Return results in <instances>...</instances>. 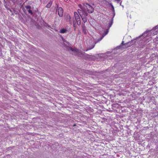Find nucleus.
Returning a JSON list of instances; mask_svg holds the SVG:
<instances>
[{
    "label": "nucleus",
    "instance_id": "1",
    "mask_svg": "<svg viewBox=\"0 0 158 158\" xmlns=\"http://www.w3.org/2000/svg\"><path fill=\"white\" fill-rule=\"evenodd\" d=\"M133 40H131V41L130 42H127L126 43L124 44V41H123L121 44L120 45L117 46L116 48V49H123L125 48H128L134 44V43L133 42Z\"/></svg>",
    "mask_w": 158,
    "mask_h": 158
},
{
    "label": "nucleus",
    "instance_id": "2",
    "mask_svg": "<svg viewBox=\"0 0 158 158\" xmlns=\"http://www.w3.org/2000/svg\"><path fill=\"white\" fill-rule=\"evenodd\" d=\"M84 7L89 13H92L94 11V8L87 3L85 2L82 3Z\"/></svg>",
    "mask_w": 158,
    "mask_h": 158
},
{
    "label": "nucleus",
    "instance_id": "3",
    "mask_svg": "<svg viewBox=\"0 0 158 158\" xmlns=\"http://www.w3.org/2000/svg\"><path fill=\"white\" fill-rule=\"evenodd\" d=\"M64 44L65 47L68 48V50L69 51L71 50L73 52H76L77 53L78 52H79V50L76 48H75L74 49H73L72 48H71L70 46V44L69 43H68L66 41H64Z\"/></svg>",
    "mask_w": 158,
    "mask_h": 158
},
{
    "label": "nucleus",
    "instance_id": "4",
    "mask_svg": "<svg viewBox=\"0 0 158 158\" xmlns=\"http://www.w3.org/2000/svg\"><path fill=\"white\" fill-rule=\"evenodd\" d=\"M103 37L104 36H102L100 38L98 39L97 41H96L95 42L94 44V43H92L91 46H90L89 45H88L87 47V49L86 50V51H87L89 50H91L95 46V44H96L98 42L101 41L103 39Z\"/></svg>",
    "mask_w": 158,
    "mask_h": 158
},
{
    "label": "nucleus",
    "instance_id": "5",
    "mask_svg": "<svg viewBox=\"0 0 158 158\" xmlns=\"http://www.w3.org/2000/svg\"><path fill=\"white\" fill-rule=\"evenodd\" d=\"M81 9H78L77 12L81 18V16H82L83 15V16L87 12V11L85 9V8L84 7H81Z\"/></svg>",
    "mask_w": 158,
    "mask_h": 158
},
{
    "label": "nucleus",
    "instance_id": "6",
    "mask_svg": "<svg viewBox=\"0 0 158 158\" xmlns=\"http://www.w3.org/2000/svg\"><path fill=\"white\" fill-rule=\"evenodd\" d=\"M74 15L75 18V20H76L77 24L78 25H80L81 24V22L80 18L79 17V15H78L77 12H74Z\"/></svg>",
    "mask_w": 158,
    "mask_h": 158
},
{
    "label": "nucleus",
    "instance_id": "7",
    "mask_svg": "<svg viewBox=\"0 0 158 158\" xmlns=\"http://www.w3.org/2000/svg\"><path fill=\"white\" fill-rule=\"evenodd\" d=\"M114 15L113 16V17L112 18V19L111 20V21L110 23H109V25L108 26V29L106 30V31H104V34H103L102 36H104V37L106 35L109 31V29L110 28L111 26L112 25L113 23V18Z\"/></svg>",
    "mask_w": 158,
    "mask_h": 158
},
{
    "label": "nucleus",
    "instance_id": "8",
    "mask_svg": "<svg viewBox=\"0 0 158 158\" xmlns=\"http://www.w3.org/2000/svg\"><path fill=\"white\" fill-rule=\"evenodd\" d=\"M93 56L89 55L87 54H83L82 58L83 59L86 60L89 59L91 58V57Z\"/></svg>",
    "mask_w": 158,
    "mask_h": 158
},
{
    "label": "nucleus",
    "instance_id": "9",
    "mask_svg": "<svg viewBox=\"0 0 158 158\" xmlns=\"http://www.w3.org/2000/svg\"><path fill=\"white\" fill-rule=\"evenodd\" d=\"M63 10L61 7H59L58 9V15L59 16L61 17L63 16Z\"/></svg>",
    "mask_w": 158,
    "mask_h": 158
},
{
    "label": "nucleus",
    "instance_id": "10",
    "mask_svg": "<svg viewBox=\"0 0 158 158\" xmlns=\"http://www.w3.org/2000/svg\"><path fill=\"white\" fill-rule=\"evenodd\" d=\"M25 7L29 14H30L31 15L33 14V13L31 10L32 8L31 6L28 5L25 6Z\"/></svg>",
    "mask_w": 158,
    "mask_h": 158
},
{
    "label": "nucleus",
    "instance_id": "11",
    "mask_svg": "<svg viewBox=\"0 0 158 158\" xmlns=\"http://www.w3.org/2000/svg\"><path fill=\"white\" fill-rule=\"evenodd\" d=\"M89 15L88 13L86 12L84 15L83 16V15L81 16V19L84 23L87 21V18L86 17Z\"/></svg>",
    "mask_w": 158,
    "mask_h": 158
},
{
    "label": "nucleus",
    "instance_id": "12",
    "mask_svg": "<svg viewBox=\"0 0 158 158\" xmlns=\"http://www.w3.org/2000/svg\"><path fill=\"white\" fill-rule=\"evenodd\" d=\"M66 19L67 22L69 23H72L71 18L70 16L69 15H67L66 17Z\"/></svg>",
    "mask_w": 158,
    "mask_h": 158
},
{
    "label": "nucleus",
    "instance_id": "13",
    "mask_svg": "<svg viewBox=\"0 0 158 158\" xmlns=\"http://www.w3.org/2000/svg\"><path fill=\"white\" fill-rule=\"evenodd\" d=\"M81 27L82 28L83 32L85 34H86V29L85 25L84 24H83L81 25Z\"/></svg>",
    "mask_w": 158,
    "mask_h": 158
},
{
    "label": "nucleus",
    "instance_id": "14",
    "mask_svg": "<svg viewBox=\"0 0 158 158\" xmlns=\"http://www.w3.org/2000/svg\"><path fill=\"white\" fill-rule=\"evenodd\" d=\"M68 31L67 30L63 28L61 29L60 31V32L61 33H67Z\"/></svg>",
    "mask_w": 158,
    "mask_h": 158
},
{
    "label": "nucleus",
    "instance_id": "15",
    "mask_svg": "<svg viewBox=\"0 0 158 158\" xmlns=\"http://www.w3.org/2000/svg\"><path fill=\"white\" fill-rule=\"evenodd\" d=\"M83 54L81 52L79 51L77 53L76 55L78 57H82Z\"/></svg>",
    "mask_w": 158,
    "mask_h": 158
},
{
    "label": "nucleus",
    "instance_id": "16",
    "mask_svg": "<svg viewBox=\"0 0 158 158\" xmlns=\"http://www.w3.org/2000/svg\"><path fill=\"white\" fill-rule=\"evenodd\" d=\"M52 1H50L49 3L46 6V7L48 8H50L52 5Z\"/></svg>",
    "mask_w": 158,
    "mask_h": 158
},
{
    "label": "nucleus",
    "instance_id": "17",
    "mask_svg": "<svg viewBox=\"0 0 158 158\" xmlns=\"http://www.w3.org/2000/svg\"><path fill=\"white\" fill-rule=\"evenodd\" d=\"M151 31L150 30H148V31H145V32H144L141 35H140V36H139V38H140L141 37L143 36L145 34H147L149 32H150Z\"/></svg>",
    "mask_w": 158,
    "mask_h": 158
},
{
    "label": "nucleus",
    "instance_id": "18",
    "mask_svg": "<svg viewBox=\"0 0 158 158\" xmlns=\"http://www.w3.org/2000/svg\"><path fill=\"white\" fill-rule=\"evenodd\" d=\"M110 6H111V8H112V11L114 12V7L113 6V5L112 4L110 3Z\"/></svg>",
    "mask_w": 158,
    "mask_h": 158
},
{
    "label": "nucleus",
    "instance_id": "19",
    "mask_svg": "<svg viewBox=\"0 0 158 158\" xmlns=\"http://www.w3.org/2000/svg\"><path fill=\"white\" fill-rule=\"evenodd\" d=\"M75 20H75H75H73V26H75L76 24V23Z\"/></svg>",
    "mask_w": 158,
    "mask_h": 158
},
{
    "label": "nucleus",
    "instance_id": "20",
    "mask_svg": "<svg viewBox=\"0 0 158 158\" xmlns=\"http://www.w3.org/2000/svg\"><path fill=\"white\" fill-rule=\"evenodd\" d=\"M11 0L14 3L16 2L17 1V0Z\"/></svg>",
    "mask_w": 158,
    "mask_h": 158
},
{
    "label": "nucleus",
    "instance_id": "21",
    "mask_svg": "<svg viewBox=\"0 0 158 158\" xmlns=\"http://www.w3.org/2000/svg\"><path fill=\"white\" fill-rule=\"evenodd\" d=\"M56 7L57 8V9H56V11H57L59 7L58 5L57 4H56Z\"/></svg>",
    "mask_w": 158,
    "mask_h": 158
},
{
    "label": "nucleus",
    "instance_id": "22",
    "mask_svg": "<svg viewBox=\"0 0 158 158\" xmlns=\"http://www.w3.org/2000/svg\"><path fill=\"white\" fill-rule=\"evenodd\" d=\"M46 27H47L48 28H51L50 26L48 24H47L46 26Z\"/></svg>",
    "mask_w": 158,
    "mask_h": 158
},
{
    "label": "nucleus",
    "instance_id": "23",
    "mask_svg": "<svg viewBox=\"0 0 158 158\" xmlns=\"http://www.w3.org/2000/svg\"><path fill=\"white\" fill-rule=\"evenodd\" d=\"M74 30H75L76 27V25L75 26H74Z\"/></svg>",
    "mask_w": 158,
    "mask_h": 158
},
{
    "label": "nucleus",
    "instance_id": "24",
    "mask_svg": "<svg viewBox=\"0 0 158 158\" xmlns=\"http://www.w3.org/2000/svg\"><path fill=\"white\" fill-rule=\"evenodd\" d=\"M6 8L7 10H9L10 9L8 7H6Z\"/></svg>",
    "mask_w": 158,
    "mask_h": 158
},
{
    "label": "nucleus",
    "instance_id": "25",
    "mask_svg": "<svg viewBox=\"0 0 158 158\" xmlns=\"http://www.w3.org/2000/svg\"><path fill=\"white\" fill-rule=\"evenodd\" d=\"M4 6L6 8V7H8L6 4H4Z\"/></svg>",
    "mask_w": 158,
    "mask_h": 158
},
{
    "label": "nucleus",
    "instance_id": "26",
    "mask_svg": "<svg viewBox=\"0 0 158 158\" xmlns=\"http://www.w3.org/2000/svg\"><path fill=\"white\" fill-rule=\"evenodd\" d=\"M11 12H12V10L10 9L9 10Z\"/></svg>",
    "mask_w": 158,
    "mask_h": 158
},
{
    "label": "nucleus",
    "instance_id": "27",
    "mask_svg": "<svg viewBox=\"0 0 158 158\" xmlns=\"http://www.w3.org/2000/svg\"><path fill=\"white\" fill-rule=\"evenodd\" d=\"M128 45H129V44H127V45H125V47H126L127 46H128Z\"/></svg>",
    "mask_w": 158,
    "mask_h": 158
},
{
    "label": "nucleus",
    "instance_id": "28",
    "mask_svg": "<svg viewBox=\"0 0 158 158\" xmlns=\"http://www.w3.org/2000/svg\"><path fill=\"white\" fill-rule=\"evenodd\" d=\"M81 6V7H80V8H81V7H82L81 6V5H80V6Z\"/></svg>",
    "mask_w": 158,
    "mask_h": 158
},
{
    "label": "nucleus",
    "instance_id": "29",
    "mask_svg": "<svg viewBox=\"0 0 158 158\" xmlns=\"http://www.w3.org/2000/svg\"><path fill=\"white\" fill-rule=\"evenodd\" d=\"M158 27V26H156V27Z\"/></svg>",
    "mask_w": 158,
    "mask_h": 158
},
{
    "label": "nucleus",
    "instance_id": "30",
    "mask_svg": "<svg viewBox=\"0 0 158 158\" xmlns=\"http://www.w3.org/2000/svg\"><path fill=\"white\" fill-rule=\"evenodd\" d=\"M120 5H121V2H120Z\"/></svg>",
    "mask_w": 158,
    "mask_h": 158
},
{
    "label": "nucleus",
    "instance_id": "31",
    "mask_svg": "<svg viewBox=\"0 0 158 158\" xmlns=\"http://www.w3.org/2000/svg\"><path fill=\"white\" fill-rule=\"evenodd\" d=\"M4 2H5V3H6V2L5 1H4Z\"/></svg>",
    "mask_w": 158,
    "mask_h": 158
}]
</instances>
